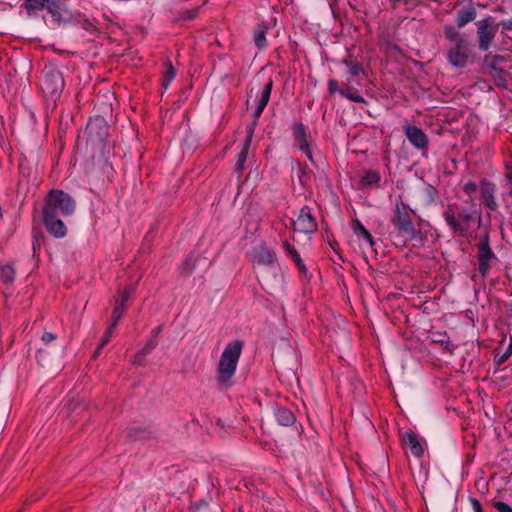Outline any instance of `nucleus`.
Returning <instances> with one entry per match:
<instances>
[{
    "label": "nucleus",
    "mask_w": 512,
    "mask_h": 512,
    "mask_svg": "<svg viewBox=\"0 0 512 512\" xmlns=\"http://www.w3.org/2000/svg\"><path fill=\"white\" fill-rule=\"evenodd\" d=\"M443 35L450 43L446 52L449 64L455 68L466 67L473 56L471 42L453 25H445L443 27Z\"/></svg>",
    "instance_id": "nucleus-1"
},
{
    "label": "nucleus",
    "mask_w": 512,
    "mask_h": 512,
    "mask_svg": "<svg viewBox=\"0 0 512 512\" xmlns=\"http://www.w3.org/2000/svg\"><path fill=\"white\" fill-rule=\"evenodd\" d=\"M242 348L243 342L238 340L225 346L218 364V381L221 385L230 386V380L235 374Z\"/></svg>",
    "instance_id": "nucleus-2"
},
{
    "label": "nucleus",
    "mask_w": 512,
    "mask_h": 512,
    "mask_svg": "<svg viewBox=\"0 0 512 512\" xmlns=\"http://www.w3.org/2000/svg\"><path fill=\"white\" fill-rule=\"evenodd\" d=\"M76 210L75 200L63 190H51L44 202L42 214H54L58 217H67Z\"/></svg>",
    "instance_id": "nucleus-3"
},
{
    "label": "nucleus",
    "mask_w": 512,
    "mask_h": 512,
    "mask_svg": "<svg viewBox=\"0 0 512 512\" xmlns=\"http://www.w3.org/2000/svg\"><path fill=\"white\" fill-rule=\"evenodd\" d=\"M443 217L449 228L461 237L467 236L469 225L474 220L473 213L465 208L458 211L454 205H449L444 210Z\"/></svg>",
    "instance_id": "nucleus-4"
},
{
    "label": "nucleus",
    "mask_w": 512,
    "mask_h": 512,
    "mask_svg": "<svg viewBox=\"0 0 512 512\" xmlns=\"http://www.w3.org/2000/svg\"><path fill=\"white\" fill-rule=\"evenodd\" d=\"M24 6L29 15L47 9L53 20L57 23L66 22L70 19V13L65 9L61 0H25Z\"/></svg>",
    "instance_id": "nucleus-5"
},
{
    "label": "nucleus",
    "mask_w": 512,
    "mask_h": 512,
    "mask_svg": "<svg viewBox=\"0 0 512 512\" xmlns=\"http://www.w3.org/2000/svg\"><path fill=\"white\" fill-rule=\"evenodd\" d=\"M409 210L407 204L402 201L397 202L391 223L402 237L406 240H413L419 235V232L413 225Z\"/></svg>",
    "instance_id": "nucleus-6"
},
{
    "label": "nucleus",
    "mask_w": 512,
    "mask_h": 512,
    "mask_svg": "<svg viewBox=\"0 0 512 512\" xmlns=\"http://www.w3.org/2000/svg\"><path fill=\"white\" fill-rule=\"evenodd\" d=\"M475 25L478 48L480 51L486 52L492 46L499 29V24L495 22L492 16H486L477 21Z\"/></svg>",
    "instance_id": "nucleus-7"
},
{
    "label": "nucleus",
    "mask_w": 512,
    "mask_h": 512,
    "mask_svg": "<svg viewBox=\"0 0 512 512\" xmlns=\"http://www.w3.org/2000/svg\"><path fill=\"white\" fill-rule=\"evenodd\" d=\"M64 86L65 82L62 73L53 66H45L41 86L45 95L55 100L60 96Z\"/></svg>",
    "instance_id": "nucleus-8"
},
{
    "label": "nucleus",
    "mask_w": 512,
    "mask_h": 512,
    "mask_svg": "<svg viewBox=\"0 0 512 512\" xmlns=\"http://www.w3.org/2000/svg\"><path fill=\"white\" fill-rule=\"evenodd\" d=\"M108 124L104 117H91L86 126L87 142L92 146L103 147L108 136Z\"/></svg>",
    "instance_id": "nucleus-9"
},
{
    "label": "nucleus",
    "mask_w": 512,
    "mask_h": 512,
    "mask_svg": "<svg viewBox=\"0 0 512 512\" xmlns=\"http://www.w3.org/2000/svg\"><path fill=\"white\" fill-rule=\"evenodd\" d=\"M478 272L482 278L486 277L493 262L497 261V256L492 251L489 242V234L481 236L477 245Z\"/></svg>",
    "instance_id": "nucleus-10"
},
{
    "label": "nucleus",
    "mask_w": 512,
    "mask_h": 512,
    "mask_svg": "<svg viewBox=\"0 0 512 512\" xmlns=\"http://www.w3.org/2000/svg\"><path fill=\"white\" fill-rule=\"evenodd\" d=\"M272 86H273L272 80H269L264 85L261 95L258 99L257 107L254 111V120L246 128L247 135H246L243 143L251 144L254 130L257 125V119L261 116L264 108L266 107V105L269 102L271 91H272Z\"/></svg>",
    "instance_id": "nucleus-11"
},
{
    "label": "nucleus",
    "mask_w": 512,
    "mask_h": 512,
    "mask_svg": "<svg viewBox=\"0 0 512 512\" xmlns=\"http://www.w3.org/2000/svg\"><path fill=\"white\" fill-rule=\"evenodd\" d=\"M294 230L304 234H311L317 230V222L311 213L309 206H303L295 220Z\"/></svg>",
    "instance_id": "nucleus-12"
},
{
    "label": "nucleus",
    "mask_w": 512,
    "mask_h": 512,
    "mask_svg": "<svg viewBox=\"0 0 512 512\" xmlns=\"http://www.w3.org/2000/svg\"><path fill=\"white\" fill-rule=\"evenodd\" d=\"M403 132L411 145L417 149H427L429 140L427 135L415 125H405Z\"/></svg>",
    "instance_id": "nucleus-13"
},
{
    "label": "nucleus",
    "mask_w": 512,
    "mask_h": 512,
    "mask_svg": "<svg viewBox=\"0 0 512 512\" xmlns=\"http://www.w3.org/2000/svg\"><path fill=\"white\" fill-rule=\"evenodd\" d=\"M293 138L295 145L313 162V155L305 126L302 123H296L293 126Z\"/></svg>",
    "instance_id": "nucleus-14"
},
{
    "label": "nucleus",
    "mask_w": 512,
    "mask_h": 512,
    "mask_svg": "<svg viewBox=\"0 0 512 512\" xmlns=\"http://www.w3.org/2000/svg\"><path fill=\"white\" fill-rule=\"evenodd\" d=\"M43 223L48 233L55 238H63L67 234V227L61 217L54 214H42Z\"/></svg>",
    "instance_id": "nucleus-15"
},
{
    "label": "nucleus",
    "mask_w": 512,
    "mask_h": 512,
    "mask_svg": "<svg viewBox=\"0 0 512 512\" xmlns=\"http://www.w3.org/2000/svg\"><path fill=\"white\" fill-rule=\"evenodd\" d=\"M497 188L496 185L486 179L480 183L481 200L486 208L495 211L498 208V203L495 198Z\"/></svg>",
    "instance_id": "nucleus-16"
},
{
    "label": "nucleus",
    "mask_w": 512,
    "mask_h": 512,
    "mask_svg": "<svg viewBox=\"0 0 512 512\" xmlns=\"http://www.w3.org/2000/svg\"><path fill=\"white\" fill-rule=\"evenodd\" d=\"M477 17V11L472 5L459 9L456 12L455 28L459 29L465 27L467 24L473 22Z\"/></svg>",
    "instance_id": "nucleus-17"
},
{
    "label": "nucleus",
    "mask_w": 512,
    "mask_h": 512,
    "mask_svg": "<svg viewBox=\"0 0 512 512\" xmlns=\"http://www.w3.org/2000/svg\"><path fill=\"white\" fill-rule=\"evenodd\" d=\"M252 261L259 265H272L274 254L265 245H260L253 249Z\"/></svg>",
    "instance_id": "nucleus-18"
},
{
    "label": "nucleus",
    "mask_w": 512,
    "mask_h": 512,
    "mask_svg": "<svg viewBox=\"0 0 512 512\" xmlns=\"http://www.w3.org/2000/svg\"><path fill=\"white\" fill-rule=\"evenodd\" d=\"M403 444L409 448L410 452L416 457H421L424 453L423 446L421 445L417 435L413 432L407 433L403 436Z\"/></svg>",
    "instance_id": "nucleus-19"
},
{
    "label": "nucleus",
    "mask_w": 512,
    "mask_h": 512,
    "mask_svg": "<svg viewBox=\"0 0 512 512\" xmlns=\"http://www.w3.org/2000/svg\"><path fill=\"white\" fill-rule=\"evenodd\" d=\"M274 417L279 425L291 426L295 423V415L285 407L278 406L274 409Z\"/></svg>",
    "instance_id": "nucleus-20"
},
{
    "label": "nucleus",
    "mask_w": 512,
    "mask_h": 512,
    "mask_svg": "<svg viewBox=\"0 0 512 512\" xmlns=\"http://www.w3.org/2000/svg\"><path fill=\"white\" fill-rule=\"evenodd\" d=\"M352 230L353 233L359 239H363L370 247H373L374 240L371 233L363 226V224L358 219H354L352 221Z\"/></svg>",
    "instance_id": "nucleus-21"
},
{
    "label": "nucleus",
    "mask_w": 512,
    "mask_h": 512,
    "mask_svg": "<svg viewBox=\"0 0 512 512\" xmlns=\"http://www.w3.org/2000/svg\"><path fill=\"white\" fill-rule=\"evenodd\" d=\"M381 176L376 170H367L363 173L360 179V184L363 187H379Z\"/></svg>",
    "instance_id": "nucleus-22"
},
{
    "label": "nucleus",
    "mask_w": 512,
    "mask_h": 512,
    "mask_svg": "<svg viewBox=\"0 0 512 512\" xmlns=\"http://www.w3.org/2000/svg\"><path fill=\"white\" fill-rule=\"evenodd\" d=\"M282 247L290 255V257L293 259V261L295 262V264L297 265L299 270L301 272H305L306 271V267L304 265L303 260L301 259L300 255H299V253L297 252V250L292 245H290V243L288 241H283L282 242Z\"/></svg>",
    "instance_id": "nucleus-23"
},
{
    "label": "nucleus",
    "mask_w": 512,
    "mask_h": 512,
    "mask_svg": "<svg viewBox=\"0 0 512 512\" xmlns=\"http://www.w3.org/2000/svg\"><path fill=\"white\" fill-rule=\"evenodd\" d=\"M266 33H267V27L265 25H259L254 33H253V39L256 47L258 49H262L266 47L267 40H266Z\"/></svg>",
    "instance_id": "nucleus-24"
},
{
    "label": "nucleus",
    "mask_w": 512,
    "mask_h": 512,
    "mask_svg": "<svg viewBox=\"0 0 512 512\" xmlns=\"http://www.w3.org/2000/svg\"><path fill=\"white\" fill-rule=\"evenodd\" d=\"M0 278L5 285H10L15 279V269L11 264L1 266Z\"/></svg>",
    "instance_id": "nucleus-25"
},
{
    "label": "nucleus",
    "mask_w": 512,
    "mask_h": 512,
    "mask_svg": "<svg viewBox=\"0 0 512 512\" xmlns=\"http://www.w3.org/2000/svg\"><path fill=\"white\" fill-rule=\"evenodd\" d=\"M251 144L242 143V148L240 153L238 154L237 162H236V172L240 175L244 168H245V162L248 157V151Z\"/></svg>",
    "instance_id": "nucleus-26"
},
{
    "label": "nucleus",
    "mask_w": 512,
    "mask_h": 512,
    "mask_svg": "<svg viewBox=\"0 0 512 512\" xmlns=\"http://www.w3.org/2000/svg\"><path fill=\"white\" fill-rule=\"evenodd\" d=\"M127 434L133 440H141V439L148 438L150 435V432L145 428H142L139 426H133L127 430Z\"/></svg>",
    "instance_id": "nucleus-27"
},
{
    "label": "nucleus",
    "mask_w": 512,
    "mask_h": 512,
    "mask_svg": "<svg viewBox=\"0 0 512 512\" xmlns=\"http://www.w3.org/2000/svg\"><path fill=\"white\" fill-rule=\"evenodd\" d=\"M198 260H199L198 256L189 255L183 261V263L180 267L181 273L186 274V275L191 274L194 271Z\"/></svg>",
    "instance_id": "nucleus-28"
},
{
    "label": "nucleus",
    "mask_w": 512,
    "mask_h": 512,
    "mask_svg": "<svg viewBox=\"0 0 512 512\" xmlns=\"http://www.w3.org/2000/svg\"><path fill=\"white\" fill-rule=\"evenodd\" d=\"M43 239H44V234H43L42 230L38 227L33 228V230H32V250H33L34 255L36 254L37 251L40 250Z\"/></svg>",
    "instance_id": "nucleus-29"
},
{
    "label": "nucleus",
    "mask_w": 512,
    "mask_h": 512,
    "mask_svg": "<svg viewBox=\"0 0 512 512\" xmlns=\"http://www.w3.org/2000/svg\"><path fill=\"white\" fill-rule=\"evenodd\" d=\"M176 76V69L173 67L171 62L165 63V73L163 78L162 86L164 89H167L170 85V83L173 81V79Z\"/></svg>",
    "instance_id": "nucleus-30"
},
{
    "label": "nucleus",
    "mask_w": 512,
    "mask_h": 512,
    "mask_svg": "<svg viewBox=\"0 0 512 512\" xmlns=\"http://www.w3.org/2000/svg\"><path fill=\"white\" fill-rule=\"evenodd\" d=\"M342 63L347 66L352 76H358L362 72V66L359 62L351 59H343Z\"/></svg>",
    "instance_id": "nucleus-31"
},
{
    "label": "nucleus",
    "mask_w": 512,
    "mask_h": 512,
    "mask_svg": "<svg viewBox=\"0 0 512 512\" xmlns=\"http://www.w3.org/2000/svg\"><path fill=\"white\" fill-rule=\"evenodd\" d=\"M340 95L355 103H365V99L352 92L351 88H341Z\"/></svg>",
    "instance_id": "nucleus-32"
},
{
    "label": "nucleus",
    "mask_w": 512,
    "mask_h": 512,
    "mask_svg": "<svg viewBox=\"0 0 512 512\" xmlns=\"http://www.w3.org/2000/svg\"><path fill=\"white\" fill-rule=\"evenodd\" d=\"M125 311V306H123V304H119L118 301H116V305L112 311V324L110 326L112 327H116L119 320L121 319L123 313Z\"/></svg>",
    "instance_id": "nucleus-33"
},
{
    "label": "nucleus",
    "mask_w": 512,
    "mask_h": 512,
    "mask_svg": "<svg viewBox=\"0 0 512 512\" xmlns=\"http://www.w3.org/2000/svg\"><path fill=\"white\" fill-rule=\"evenodd\" d=\"M114 327L112 326H109L108 329L106 330L98 348L96 349L95 351V356L99 354L100 350L110 341V338L112 336V333L114 331Z\"/></svg>",
    "instance_id": "nucleus-34"
},
{
    "label": "nucleus",
    "mask_w": 512,
    "mask_h": 512,
    "mask_svg": "<svg viewBox=\"0 0 512 512\" xmlns=\"http://www.w3.org/2000/svg\"><path fill=\"white\" fill-rule=\"evenodd\" d=\"M134 293V287L133 286H128L126 287L123 292H122V295H121V298L118 301L119 304H123V306H125L126 302L128 301V299L131 297V295Z\"/></svg>",
    "instance_id": "nucleus-35"
},
{
    "label": "nucleus",
    "mask_w": 512,
    "mask_h": 512,
    "mask_svg": "<svg viewBox=\"0 0 512 512\" xmlns=\"http://www.w3.org/2000/svg\"><path fill=\"white\" fill-rule=\"evenodd\" d=\"M512 354V338L505 352L496 360L498 365L503 364Z\"/></svg>",
    "instance_id": "nucleus-36"
},
{
    "label": "nucleus",
    "mask_w": 512,
    "mask_h": 512,
    "mask_svg": "<svg viewBox=\"0 0 512 512\" xmlns=\"http://www.w3.org/2000/svg\"><path fill=\"white\" fill-rule=\"evenodd\" d=\"M478 187L477 184L473 181H468L463 185V191L467 195H472L477 191Z\"/></svg>",
    "instance_id": "nucleus-37"
},
{
    "label": "nucleus",
    "mask_w": 512,
    "mask_h": 512,
    "mask_svg": "<svg viewBox=\"0 0 512 512\" xmlns=\"http://www.w3.org/2000/svg\"><path fill=\"white\" fill-rule=\"evenodd\" d=\"M494 508L497 512H512V507L502 501L495 502Z\"/></svg>",
    "instance_id": "nucleus-38"
},
{
    "label": "nucleus",
    "mask_w": 512,
    "mask_h": 512,
    "mask_svg": "<svg viewBox=\"0 0 512 512\" xmlns=\"http://www.w3.org/2000/svg\"><path fill=\"white\" fill-rule=\"evenodd\" d=\"M55 340H56V335L54 333H51V332H44L42 337H41V341L45 345H49L50 343H52Z\"/></svg>",
    "instance_id": "nucleus-39"
},
{
    "label": "nucleus",
    "mask_w": 512,
    "mask_h": 512,
    "mask_svg": "<svg viewBox=\"0 0 512 512\" xmlns=\"http://www.w3.org/2000/svg\"><path fill=\"white\" fill-rule=\"evenodd\" d=\"M328 91L330 94H333L335 92H339L341 91V88H339V85H338V82L334 79H330L328 81Z\"/></svg>",
    "instance_id": "nucleus-40"
},
{
    "label": "nucleus",
    "mask_w": 512,
    "mask_h": 512,
    "mask_svg": "<svg viewBox=\"0 0 512 512\" xmlns=\"http://www.w3.org/2000/svg\"><path fill=\"white\" fill-rule=\"evenodd\" d=\"M156 346L157 341L155 339H150L141 350L144 352V354L148 355Z\"/></svg>",
    "instance_id": "nucleus-41"
},
{
    "label": "nucleus",
    "mask_w": 512,
    "mask_h": 512,
    "mask_svg": "<svg viewBox=\"0 0 512 512\" xmlns=\"http://www.w3.org/2000/svg\"><path fill=\"white\" fill-rule=\"evenodd\" d=\"M147 356V354H144V352L141 350L140 352H138L135 357H134V360H133V363L136 364V365H142L145 361V357Z\"/></svg>",
    "instance_id": "nucleus-42"
},
{
    "label": "nucleus",
    "mask_w": 512,
    "mask_h": 512,
    "mask_svg": "<svg viewBox=\"0 0 512 512\" xmlns=\"http://www.w3.org/2000/svg\"><path fill=\"white\" fill-rule=\"evenodd\" d=\"M197 13H198V8H195V9H192V10H187V11H185L183 13V18L185 20L194 19L197 16Z\"/></svg>",
    "instance_id": "nucleus-43"
},
{
    "label": "nucleus",
    "mask_w": 512,
    "mask_h": 512,
    "mask_svg": "<svg viewBox=\"0 0 512 512\" xmlns=\"http://www.w3.org/2000/svg\"><path fill=\"white\" fill-rule=\"evenodd\" d=\"M470 503H471L473 512H482L481 503L476 498H470Z\"/></svg>",
    "instance_id": "nucleus-44"
},
{
    "label": "nucleus",
    "mask_w": 512,
    "mask_h": 512,
    "mask_svg": "<svg viewBox=\"0 0 512 512\" xmlns=\"http://www.w3.org/2000/svg\"><path fill=\"white\" fill-rule=\"evenodd\" d=\"M507 179H509L512 182V162H509L506 164V173H505Z\"/></svg>",
    "instance_id": "nucleus-45"
},
{
    "label": "nucleus",
    "mask_w": 512,
    "mask_h": 512,
    "mask_svg": "<svg viewBox=\"0 0 512 512\" xmlns=\"http://www.w3.org/2000/svg\"><path fill=\"white\" fill-rule=\"evenodd\" d=\"M502 26L504 29L512 31V19L503 21L499 24V26Z\"/></svg>",
    "instance_id": "nucleus-46"
},
{
    "label": "nucleus",
    "mask_w": 512,
    "mask_h": 512,
    "mask_svg": "<svg viewBox=\"0 0 512 512\" xmlns=\"http://www.w3.org/2000/svg\"><path fill=\"white\" fill-rule=\"evenodd\" d=\"M44 354H46V350L43 348L38 349L37 351V359L41 363L44 360Z\"/></svg>",
    "instance_id": "nucleus-47"
},
{
    "label": "nucleus",
    "mask_w": 512,
    "mask_h": 512,
    "mask_svg": "<svg viewBox=\"0 0 512 512\" xmlns=\"http://www.w3.org/2000/svg\"><path fill=\"white\" fill-rule=\"evenodd\" d=\"M435 342H440V343H445L446 344V348L451 345L450 341L447 339H440V337H437V339L434 340Z\"/></svg>",
    "instance_id": "nucleus-48"
},
{
    "label": "nucleus",
    "mask_w": 512,
    "mask_h": 512,
    "mask_svg": "<svg viewBox=\"0 0 512 512\" xmlns=\"http://www.w3.org/2000/svg\"><path fill=\"white\" fill-rule=\"evenodd\" d=\"M435 342H440V343H445L446 344V348L451 345L450 341L447 339H440V337H437V339L434 340Z\"/></svg>",
    "instance_id": "nucleus-49"
},
{
    "label": "nucleus",
    "mask_w": 512,
    "mask_h": 512,
    "mask_svg": "<svg viewBox=\"0 0 512 512\" xmlns=\"http://www.w3.org/2000/svg\"><path fill=\"white\" fill-rule=\"evenodd\" d=\"M159 331H160V328H156L153 330V337L151 339H155L157 338L158 334H159Z\"/></svg>",
    "instance_id": "nucleus-50"
},
{
    "label": "nucleus",
    "mask_w": 512,
    "mask_h": 512,
    "mask_svg": "<svg viewBox=\"0 0 512 512\" xmlns=\"http://www.w3.org/2000/svg\"><path fill=\"white\" fill-rule=\"evenodd\" d=\"M207 512H223L221 508L217 507L214 511H207Z\"/></svg>",
    "instance_id": "nucleus-51"
}]
</instances>
